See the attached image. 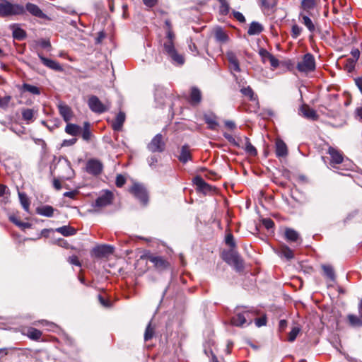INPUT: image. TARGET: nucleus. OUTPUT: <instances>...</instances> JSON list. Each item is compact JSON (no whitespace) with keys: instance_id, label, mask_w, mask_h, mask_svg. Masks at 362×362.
<instances>
[{"instance_id":"69168bd1","label":"nucleus","mask_w":362,"mask_h":362,"mask_svg":"<svg viewBox=\"0 0 362 362\" xmlns=\"http://www.w3.org/2000/svg\"><path fill=\"white\" fill-rule=\"evenodd\" d=\"M11 97L8 96L4 98H0V107H6L11 100Z\"/></svg>"},{"instance_id":"4d7b16f0","label":"nucleus","mask_w":362,"mask_h":362,"mask_svg":"<svg viewBox=\"0 0 362 362\" xmlns=\"http://www.w3.org/2000/svg\"><path fill=\"white\" fill-rule=\"evenodd\" d=\"M351 53V56H352V57H351V63L356 62V61L358 60V59L359 58V56H360V52H359L358 49H353Z\"/></svg>"},{"instance_id":"3c124183","label":"nucleus","mask_w":362,"mask_h":362,"mask_svg":"<svg viewBox=\"0 0 362 362\" xmlns=\"http://www.w3.org/2000/svg\"><path fill=\"white\" fill-rule=\"evenodd\" d=\"M90 132L89 130V124L88 122L84 123V128L82 132V137L84 140L88 141L90 137Z\"/></svg>"},{"instance_id":"f704fd0d","label":"nucleus","mask_w":362,"mask_h":362,"mask_svg":"<svg viewBox=\"0 0 362 362\" xmlns=\"http://www.w3.org/2000/svg\"><path fill=\"white\" fill-rule=\"evenodd\" d=\"M245 147L244 149L247 154L252 156H255L257 154V149L255 147L250 143L249 138L245 137Z\"/></svg>"},{"instance_id":"e2e57ef3","label":"nucleus","mask_w":362,"mask_h":362,"mask_svg":"<svg viewBox=\"0 0 362 362\" xmlns=\"http://www.w3.org/2000/svg\"><path fill=\"white\" fill-rule=\"evenodd\" d=\"M145 6L149 8H152L156 5L158 0H143Z\"/></svg>"},{"instance_id":"9b49d317","label":"nucleus","mask_w":362,"mask_h":362,"mask_svg":"<svg viewBox=\"0 0 362 362\" xmlns=\"http://www.w3.org/2000/svg\"><path fill=\"white\" fill-rule=\"evenodd\" d=\"M320 0H302L300 13H308L313 16V11L317 6Z\"/></svg>"},{"instance_id":"8fccbe9b","label":"nucleus","mask_w":362,"mask_h":362,"mask_svg":"<svg viewBox=\"0 0 362 362\" xmlns=\"http://www.w3.org/2000/svg\"><path fill=\"white\" fill-rule=\"evenodd\" d=\"M302 30V28H300L299 25L296 24L293 25L291 28V36L293 38H297L300 35Z\"/></svg>"},{"instance_id":"7ed1b4c3","label":"nucleus","mask_w":362,"mask_h":362,"mask_svg":"<svg viewBox=\"0 0 362 362\" xmlns=\"http://www.w3.org/2000/svg\"><path fill=\"white\" fill-rule=\"evenodd\" d=\"M297 69L302 73H310L315 69V59L310 53L305 54L302 60L297 64Z\"/></svg>"},{"instance_id":"a18cd8bd","label":"nucleus","mask_w":362,"mask_h":362,"mask_svg":"<svg viewBox=\"0 0 362 362\" xmlns=\"http://www.w3.org/2000/svg\"><path fill=\"white\" fill-rule=\"evenodd\" d=\"M300 332V327L298 326L293 327L288 334V341L293 342L296 340L298 334Z\"/></svg>"},{"instance_id":"4be33fe9","label":"nucleus","mask_w":362,"mask_h":362,"mask_svg":"<svg viewBox=\"0 0 362 362\" xmlns=\"http://www.w3.org/2000/svg\"><path fill=\"white\" fill-rule=\"evenodd\" d=\"M125 114L123 112H119L117 116L115 119L112 122V127L115 131H120L122 128L123 124L125 121Z\"/></svg>"},{"instance_id":"c9c22d12","label":"nucleus","mask_w":362,"mask_h":362,"mask_svg":"<svg viewBox=\"0 0 362 362\" xmlns=\"http://www.w3.org/2000/svg\"><path fill=\"white\" fill-rule=\"evenodd\" d=\"M18 197L20 199V202L23 208V209L28 212L30 209V200L27 195L24 192H18Z\"/></svg>"},{"instance_id":"9d476101","label":"nucleus","mask_w":362,"mask_h":362,"mask_svg":"<svg viewBox=\"0 0 362 362\" xmlns=\"http://www.w3.org/2000/svg\"><path fill=\"white\" fill-rule=\"evenodd\" d=\"M259 54L262 58V62L265 64L267 62H269L270 65L273 69L279 66V60L265 49H260L259 51Z\"/></svg>"},{"instance_id":"864d4df0","label":"nucleus","mask_w":362,"mask_h":362,"mask_svg":"<svg viewBox=\"0 0 362 362\" xmlns=\"http://www.w3.org/2000/svg\"><path fill=\"white\" fill-rule=\"evenodd\" d=\"M262 224L267 230H270V229L273 228V227L274 226V221L270 218L263 219Z\"/></svg>"},{"instance_id":"412c9836","label":"nucleus","mask_w":362,"mask_h":362,"mask_svg":"<svg viewBox=\"0 0 362 362\" xmlns=\"http://www.w3.org/2000/svg\"><path fill=\"white\" fill-rule=\"evenodd\" d=\"M202 100V93L197 87L191 88L189 95V103L192 105H197Z\"/></svg>"},{"instance_id":"774afa93","label":"nucleus","mask_w":362,"mask_h":362,"mask_svg":"<svg viewBox=\"0 0 362 362\" xmlns=\"http://www.w3.org/2000/svg\"><path fill=\"white\" fill-rule=\"evenodd\" d=\"M356 84L358 86L360 91L362 93V78L356 79Z\"/></svg>"},{"instance_id":"393cba45","label":"nucleus","mask_w":362,"mask_h":362,"mask_svg":"<svg viewBox=\"0 0 362 362\" xmlns=\"http://www.w3.org/2000/svg\"><path fill=\"white\" fill-rule=\"evenodd\" d=\"M328 153L331 156L332 163L339 164L343 162V156L341 153L334 148H329Z\"/></svg>"},{"instance_id":"0eeeda50","label":"nucleus","mask_w":362,"mask_h":362,"mask_svg":"<svg viewBox=\"0 0 362 362\" xmlns=\"http://www.w3.org/2000/svg\"><path fill=\"white\" fill-rule=\"evenodd\" d=\"M253 313L250 310H244L242 313H237L235 316H233L231 319V323L237 327H242L245 324L250 325L252 322V318H249L248 320L246 318L245 315H249L252 314Z\"/></svg>"},{"instance_id":"4c0bfd02","label":"nucleus","mask_w":362,"mask_h":362,"mask_svg":"<svg viewBox=\"0 0 362 362\" xmlns=\"http://www.w3.org/2000/svg\"><path fill=\"white\" fill-rule=\"evenodd\" d=\"M9 220L13 223L15 225L18 226L19 228L22 229L28 228L30 227V223H26V222H22L20 220L18 219V218L15 216H10Z\"/></svg>"},{"instance_id":"49530a36","label":"nucleus","mask_w":362,"mask_h":362,"mask_svg":"<svg viewBox=\"0 0 362 362\" xmlns=\"http://www.w3.org/2000/svg\"><path fill=\"white\" fill-rule=\"evenodd\" d=\"M221 4L219 12L222 15H227L229 13L230 7L229 4L226 0H219Z\"/></svg>"},{"instance_id":"ddd939ff","label":"nucleus","mask_w":362,"mask_h":362,"mask_svg":"<svg viewBox=\"0 0 362 362\" xmlns=\"http://www.w3.org/2000/svg\"><path fill=\"white\" fill-rule=\"evenodd\" d=\"M147 259L153 264L154 267L158 269L163 270L168 267V262L160 256H156L153 255H146Z\"/></svg>"},{"instance_id":"4468645a","label":"nucleus","mask_w":362,"mask_h":362,"mask_svg":"<svg viewBox=\"0 0 362 362\" xmlns=\"http://www.w3.org/2000/svg\"><path fill=\"white\" fill-rule=\"evenodd\" d=\"M113 252V247L110 245H103L93 248V253L96 257H103Z\"/></svg>"},{"instance_id":"f3484780","label":"nucleus","mask_w":362,"mask_h":362,"mask_svg":"<svg viewBox=\"0 0 362 362\" xmlns=\"http://www.w3.org/2000/svg\"><path fill=\"white\" fill-rule=\"evenodd\" d=\"M38 57L40 59L42 64L47 67L55 70V71H62V66L56 61L47 59L43 57L41 54L38 53Z\"/></svg>"},{"instance_id":"b1692460","label":"nucleus","mask_w":362,"mask_h":362,"mask_svg":"<svg viewBox=\"0 0 362 362\" xmlns=\"http://www.w3.org/2000/svg\"><path fill=\"white\" fill-rule=\"evenodd\" d=\"M226 57L230 64V68L233 69L234 71L239 72L240 71V68L235 54L233 52H228L226 54Z\"/></svg>"},{"instance_id":"7c9ffc66","label":"nucleus","mask_w":362,"mask_h":362,"mask_svg":"<svg viewBox=\"0 0 362 362\" xmlns=\"http://www.w3.org/2000/svg\"><path fill=\"white\" fill-rule=\"evenodd\" d=\"M214 35L216 41L218 42L226 43L228 40V35L221 28H216Z\"/></svg>"},{"instance_id":"a878e982","label":"nucleus","mask_w":362,"mask_h":362,"mask_svg":"<svg viewBox=\"0 0 362 362\" xmlns=\"http://www.w3.org/2000/svg\"><path fill=\"white\" fill-rule=\"evenodd\" d=\"M54 209L49 205L42 206L36 209L37 214L46 217H52Z\"/></svg>"},{"instance_id":"0e129e2a","label":"nucleus","mask_w":362,"mask_h":362,"mask_svg":"<svg viewBox=\"0 0 362 362\" xmlns=\"http://www.w3.org/2000/svg\"><path fill=\"white\" fill-rule=\"evenodd\" d=\"M158 162L156 156H152L148 159V163L151 167H155Z\"/></svg>"},{"instance_id":"ea45409f","label":"nucleus","mask_w":362,"mask_h":362,"mask_svg":"<svg viewBox=\"0 0 362 362\" xmlns=\"http://www.w3.org/2000/svg\"><path fill=\"white\" fill-rule=\"evenodd\" d=\"M22 117L28 123L32 122L34 117V110L28 108L22 110Z\"/></svg>"},{"instance_id":"f03ea898","label":"nucleus","mask_w":362,"mask_h":362,"mask_svg":"<svg viewBox=\"0 0 362 362\" xmlns=\"http://www.w3.org/2000/svg\"><path fill=\"white\" fill-rule=\"evenodd\" d=\"M25 7L18 4H13L8 0H0V17L23 15Z\"/></svg>"},{"instance_id":"f257e3e1","label":"nucleus","mask_w":362,"mask_h":362,"mask_svg":"<svg viewBox=\"0 0 362 362\" xmlns=\"http://www.w3.org/2000/svg\"><path fill=\"white\" fill-rule=\"evenodd\" d=\"M175 34L170 28L166 33V40L163 44L164 51L172 59V61L179 65L184 64V58L182 55L177 53L174 46Z\"/></svg>"},{"instance_id":"bf43d9fd","label":"nucleus","mask_w":362,"mask_h":362,"mask_svg":"<svg viewBox=\"0 0 362 362\" xmlns=\"http://www.w3.org/2000/svg\"><path fill=\"white\" fill-rule=\"evenodd\" d=\"M233 16L234 18L238 20V21L243 23L245 21V18L244 16L238 11H233Z\"/></svg>"},{"instance_id":"e433bc0d","label":"nucleus","mask_w":362,"mask_h":362,"mask_svg":"<svg viewBox=\"0 0 362 362\" xmlns=\"http://www.w3.org/2000/svg\"><path fill=\"white\" fill-rule=\"evenodd\" d=\"M27 335L32 339L38 340L42 336V332L35 328L30 327L28 329Z\"/></svg>"},{"instance_id":"2f4dec72","label":"nucleus","mask_w":362,"mask_h":362,"mask_svg":"<svg viewBox=\"0 0 362 362\" xmlns=\"http://www.w3.org/2000/svg\"><path fill=\"white\" fill-rule=\"evenodd\" d=\"M190 159H191V153L189 149V147L187 145H184L181 148L180 155L179 156V160L181 162L185 163Z\"/></svg>"},{"instance_id":"6e6d98bb","label":"nucleus","mask_w":362,"mask_h":362,"mask_svg":"<svg viewBox=\"0 0 362 362\" xmlns=\"http://www.w3.org/2000/svg\"><path fill=\"white\" fill-rule=\"evenodd\" d=\"M356 62L351 63V59L349 58L346 60V69L349 72L352 71L354 69Z\"/></svg>"},{"instance_id":"603ef678","label":"nucleus","mask_w":362,"mask_h":362,"mask_svg":"<svg viewBox=\"0 0 362 362\" xmlns=\"http://www.w3.org/2000/svg\"><path fill=\"white\" fill-rule=\"evenodd\" d=\"M226 243L229 245L232 249L235 247V243L232 234L229 233L226 237Z\"/></svg>"},{"instance_id":"a19ab883","label":"nucleus","mask_w":362,"mask_h":362,"mask_svg":"<svg viewBox=\"0 0 362 362\" xmlns=\"http://www.w3.org/2000/svg\"><path fill=\"white\" fill-rule=\"evenodd\" d=\"M23 90L24 91L29 92L33 95H40V88L37 86L28 84V83H23Z\"/></svg>"},{"instance_id":"680f3d73","label":"nucleus","mask_w":362,"mask_h":362,"mask_svg":"<svg viewBox=\"0 0 362 362\" xmlns=\"http://www.w3.org/2000/svg\"><path fill=\"white\" fill-rule=\"evenodd\" d=\"M266 323L267 320L264 317L255 319V325L259 327L265 325Z\"/></svg>"},{"instance_id":"37998d69","label":"nucleus","mask_w":362,"mask_h":362,"mask_svg":"<svg viewBox=\"0 0 362 362\" xmlns=\"http://www.w3.org/2000/svg\"><path fill=\"white\" fill-rule=\"evenodd\" d=\"M322 267L325 274L332 281H334L335 274L332 267L329 265H323Z\"/></svg>"},{"instance_id":"2eb2a0df","label":"nucleus","mask_w":362,"mask_h":362,"mask_svg":"<svg viewBox=\"0 0 362 362\" xmlns=\"http://www.w3.org/2000/svg\"><path fill=\"white\" fill-rule=\"evenodd\" d=\"M58 109L60 115L63 117L66 122L68 123L70 120H71L74 114L71 107L65 104L60 103L58 105Z\"/></svg>"},{"instance_id":"338daca9","label":"nucleus","mask_w":362,"mask_h":362,"mask_svg":"<svg viewBox=\"0 0 362 362\" xmlns=\"http://www.w3.org/2000/svg\"><path fill=\"white\" fill-rule=\"evenodd\" d=\"M77 191H70V192H66L64 194V196L66 197H69V198H71V199H74L75 197V196L77 194Z\"/></svg>"},{"instance_id":"bb28decb","label":"nucleus","mask_w":362,"mask_h":362,"mask_svg":"<svg viewBox=\"0 0 362 362\" xmlns=\"http://www.w3.org/2000/svg\"><path fill=\"white\" fill-rule=\"evenodd\" d=\"M277 253L281 257H284L287 259H291L294 257L293 250L286 245H281Z\"/></svg>"},{"instance_id":"cd10ccee","label":"nucleus","mask_w":362,"mask_h":362,"mask_svg":"<svg viewBox=\"0 0 362 362\" xmlns=\"http://www.w3.org/2000/svg\"><path fill=\"white\" fill-rule=\"evenodd\" d=\"M55 231L66 237L74 235L76 233V230L74 228L71 227L69 226H64L57 228L55 229Z\"/></svg>"},{"instance_id":"f8f14e48","label":"nucleus","mask_w":362,"mask_h":362,"mask_svg":"<svg viewBox=\"0 0 362 362\" xmlns=\"http://www.w3.org/2000/svg\"><path fill=\"white\" fill-rule=\"evenodd\" d=\"M298 113L300 115L310 120L315 121L318 119V115L316 111L310 108V106L306 104H303L299 107Z\"/></svg>"},{"instance_id":"473e14b6","label":"nucleus","mask_w":362,"mask_h":362,"mask_svg":"<svg viewBox=\"0 0 362 362\" xmlns=\"http://www.w3.org/2000/svg\"><path fill=\"white\" fill-rule=\"evenodd\" d=\"M263 30L262 25L257 22H252L247 30V33L250 35H255L259 34Z\"/></svg>"},{"instance_id":"1a4fd4ad","label":"nucleus","mask_w":362,"mask_h":362,"mask_svg":"<svg viewBox=\"0 0 362 362\" xmlns=\"http://www.w3.org/2000/svg\"><path fill=\"white\" fill-rule=\"evenodd\" d=\"M103 164L96 159H90L86 163V171L93 175H98L103 170Z\"/></svg>"},{"instance_id":"20e7f679","label":"nucleus","mask_w":362,"mask_h":362,"mask_svg":"<svg viewBox=\"0 0 362 362\" xmlns=\"http://www.w3.org/2000/svg\"><path fill=\"white\" fill-rule=\"evenodd\" d=\"M223 259L228 264L234 266L236 270L240 271L243 269V260L239 254L233 249L225 253Z\"/></svg>"},{"instance_id":"c03bdc74","label":"nucleus","mask_w":362,"mask_h":362,"mask_svg":"<svg viewBox=\"0 0 362 362\" xmlns=\"http://www.w3.org/2000/svg\"><path fill=\"white\" fill-rule=\"evenodd\" d=\"M154 329H155V328L151 326V322H150L148 323V325H147V327L146 328L145 333H144V340L145 341H148L153 338V337L154 335Z\"/></svg>"},{"instance_id":"5fc2aeb1","label":"nucleus","mask_w":362,"mask_h":362,"mask_svg":"<svg viewBox=\"0 0 362 362\" xmlns=\"http://www.w3.org/2000/svg\"><path fill=\"white\" fill-rule=\"evenodd\" d=\"M126 182L125 177L122 175H117L116 177V185L118 187H122Z\"/></svg>"},{"instance_id":"79ce46f5","label":"nucleus","mask_w":362,"mask_h":362,"mask_svg":"<svg viewBox=\"0 0 362 362\" xmlns=\"http://www.w3.org/2000/svg\"><path fill=\"white\" fill-rule=\"evenodd\" d=\"M204 120L208 124L209 128L211 129H216V128L218 127V122L214 116L205 115Z\"/></svg>"},{"instance_id":"c85d7f7f","label":"nucleus","mask_w":362,"mask_h":362,"mask_svg":"<svg viewBox=\"0 0 362 362\" xmlns=\"http://www.w3.org/2000/svg\"><path fill=\"white\" fill-rule=\"evenodd\" d=\"M285 238L289 242H298L300 240L298 233L292 228L285 230Z\"/></svg>"},{"instance_id":"dca6fc26","label":"nucleus","mask_w":362,"mask_h":362,"mask_svg":"<svg viewBox=\"0 0 362 362\" xmlns=\"http://www.w3.org/2000/svg\"><path fill=\"white\" fill-rule=\"evenodd\" d=\"M309 16L308 13H299L298 20L310 33H313L315 30V26Z\"/></svg>"},{"instance_id":"09e8293b","label":"nucleus","mask_w":362,"mask_h":362,"mask_svg":"<svg viewBox=\"0 0 362 362\" xmlns=\"http://www.w3.org/2000/svg\"><path fill=\"white\" fill-rule=\"evenodd\" d=\"M223 136L228 140V142L232 144L233 145L235 146H240L239 141L241 140L240 138H238V141L230 134L228 133H224Z\"/></svg>"},{"instance_id":"5701e85b","label":"nucleus","mask_w":362,"mask_h":362,"mask_svg":"<svg viewBox=\"0 0 362 362\" xmlns=\"http://www.w3.org/2000/svg\"><path fill=\"white\" fill-rule=\"evenodd\" d=\"M288 154L286 144L281 139L276 141V155L277 157H285Z\"/></svg>"},{"instance_id":"052dcab7","label":"nucleus","mask_w":362,"mask_h":362,"mask_svg":"<svg viewBox=\"0 0 362 362\" xmlns=\"http://www.w3.org/2000/svg\"><path fill=\"white\" fill-rule=\"evenodd\" d=\"M77 139L74 138L71 139H65L63 141L62 146H70L74 145L76 142Z\"/></svg>"},{"instance_id":"6ab92c4d","label":"nucleus","mask_w":362,"mask_h":362,"mask_svg":"<svg viewBox=\"0 0 362 362\" xmlns=\"http://www.w3.org/2000/svg\"><path fill=\"white\" fill-rule=\"evenodd\" d=\"M112 199V194L110 192H106L104 194L99 197L95 200V206L98 207H104L109 205Z\"/></svg>"},{"instance_id":"39448f33","label":"nucleus","mask_w":362,"mask_h":362,"mask_svg":"<svg viewBox=\"0 0 362 362\" xmlns=\"http://www.w3.org/2000/svg\"><path fill=\"white\" fill-rule=\"evenodd\" d=\"M88 105L90 110L95 113L101 114L107 111L110 108V104L103 103L95 95H91L88 100Z\"/></svg>"},{"instance_id":"72a5a7b5","label":"nucleus","mask_w":362,"mask_h":362,"mask_svg":"<svg viewBox=\"0 0 362 362\" xmlns=\"http://www.w3.org/2000/svg\"><path fill=\"white\" fill-rule=\"evenodd\" d=\"M65 132L71 136H76L81 132V128L78 125L68 122L65 128Z\"/></svg>"},{"instance_id":"423d86ee","label":"nucleus","mask_w":362,"mask_h":362,"mask_svg":"<svg viewBox=\"0 0 362 362\" xmlns=\"http://www.w3.org/2000/svg\"><path fill=\"white\" fill-rule=\"evenodd\" d=\"M132 193L142 204H146L148 202V194L146 188L141 184L134 183L129 189Z\"/></svg>"},{"instance_id":"c756f323","label":"nucleus","mask_w":362,"mask_h":362,"mask_svg":"<svg viewBox=\"0 0 362 362\" xmlns=\"http://www.w3.org/2000/svg\"><path fill=\"white\" fill-rule=\"evenodd\" d=\"M347 320L350 326L353 327H362V317L355 315L349 314L347 315Z\"/></svg>"},{"instance_id":"6e6552de","label":"nucleus","mask_w":362,"mask_h":362,"mask_svg":"<svg viewBox=\"0 0 362 362\" xmlns=\"http://www.w3.org/2000/svg\"><path fill=\"white\" fill-rule=\"evenodd\" d=\"M165 144L160 134H156L148 144L147 148L151 152H163L165 150Z\"/></svg>"},{"instance_id":"58836bf2","label":"nucleus","mask_w":362,"mask_h":362,"mask_svg":"<svg viewBox=\"0 0 362 362\" xmlns=\"http://www.w3.org/2000/svg\"><path fill=\"white\" fill-rule=\"evenodd\" d=\"M13 36L15 39L21 40L25 37L26 33L25 30L20 28L16 27L15 25H13Z\"/></svg>"},{"instance_id":"aec40b11","label":"nucleus","mask_w":362,"mask_h":362,"mask_svg":"<svg viewBox=\"0 0 362 362\" xmlns=\"http://www.w3.org/2000/svg\"><path fill=\"white\" fill-rule=\"evenodd\" d=\"M193 182L197 186V189L203 192L204 193H206L211 189V187L200 176L195 177L193 180Z\"/></svg>"},{"instance_id":"13d9d810","label":"nucleus","mask_w":362,"mask_h":362,"mask_svg":"<svg viewBox=\"0 0 362 362\" xmlns=\"http://www.w3.org/2000/svg\"><path fill=\"white\" fill-rule=\"evenodd\" d=\"M68 262L71 264L76 265L78 267L81 266V263L76 256L74 255V256L69 257L68 259Z\"/></svg>"},{"instance_id":"a211bd4d","label":"nucleus","mask_w":362,"mask_h":362,"mask_svg":"<svg viewBox=\"0 0 362 362\" xmlns=\"http://www.w3.org/2000/svg\"><path fill=\"white\" fill-rule=\"evenodd\" d=\"M25 11H28L31 15L35 17H38L40 18H44L46 17V15L42 11L39 6L34 4L28 3L25 5Z\"/></svg>"},{"instance_id":"de8ad7c7","label":"nucleus","mask_w":362,"mask_h":362,"mask_svg":"<svg viewBox=\"0 0 362 362\" xmlns=\"http://www.w3.org/2000/svg\"><path fill=\"white\" fill-rule=\"evenodd\" d=\"M240 92L250 98L251 100H255L254 92L252 89L250 87H245L241 88Z\"/></svg>"}]
</instances>
